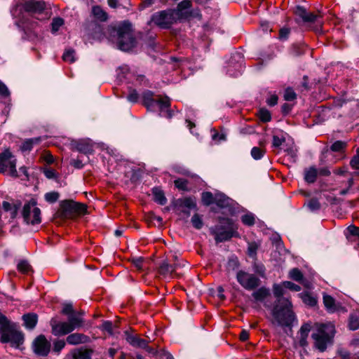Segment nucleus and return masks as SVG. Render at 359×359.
<instances>
[{
  "mask_svg": "<svg viewBox=\"0 0 359 359\" xmlns=\"http://www.w3.org/2000/svg\"><path fill=\"white\" fill-rule=\"evenodd\" d=\"M302 301L307 305L313 306L316 304V299L309 292H302L299 294Z\"/></svg>",
  "mask_w": 359,
  "mask_h": 359,
  "instance_id": "29",
  "label": "nucleus"
},
{
  "mask_svg": "<svg viewBox=\"0 0 359 359\" xmlns=\"http://www.w3.org/2000/svg\"><path fill=\"white\" fill-rule=\"evenodd\" d=\"M259 117L261 121L268 122L271 120V116L270 112L266 109H260L259 111Z\"/></svg>",
  "mask_w": 359,
  "mask_h": 359,
  "instance_id": "39",
  "label": "nucleus"
},
{
  "mask_svg": "<svg viewBox=\"0 0 359 359\" xmlns=\"http://www.w3.org/2000/svg\"><path fill=\"white\" fill-rule=\"evenodd\" d=\"M238 283L247 290H253L260 285L259 278L253 273L240 270L236 273Z\"/></svg>",
  "mask_w": 359,
  "mask_h": 359,
  "instance_id": "10",
  "label": "nucleus"
},
{
  "mask_svg": "<svg viewBox=\"0 0 359 359\" xmlns=\"http://www.w3.org/2000/svg\"><path fill=\"white\" fill-rule=\"evenodd\" d=\"M22 215L24 222L27 224L34 225L41 222V210L37 206V203L34 199L25 203Z\"/></svg>",
  "mask_w": 359,
  "mask_h": 359,
  "instance_id": "7",
  "label": "nucleus"
},
{
  "mask_svg": "<svg viewBox=\"0 0 359 359\" xmlns=\"http://www.w3.org/2000/svg\"><path fill=\"white\" fill-rule=\"evenodd\" d=\"M284 288L285 287L283 283L273 285V292L275 297L277 298V302L271 313L273 318V323H276L281 327H287L294 320V314L292 311V304L289 298L283 297Z\"/></svg>",
  "mask_w": 359,
  "mask_h": 359,
  "instance_id": "1",
  "label": "nucleus"
},
{
  "mask_svg": "<svg viewBox=\"0 0 359 359\" xmlns=\"http://www.w3.org/2000/svg\"><path fill=\"white\" fill-rule=\"evenodd\" d=\"M90 338L81 333H73L67 337V342L71 345H78L89 342Z\"/></svg>",
  "mask_w": 359,
  "mask_h": 359,
  "instance_id": "18",
  "label": "nucleus"
},
{
  "mask_svg": "<svg viewBox=\"0 0 359 359\" xmlns=\"http://www.w3.org/2000/svg\"><path fill=\"white\" fill-rule=\"evenodd\" d=\"M25 326L29 330L33 329L37 323V316L34 313H27L22 316Z\"/></svg>",
  "mask_w": 359,
  "mask_h": 359,
  "instance_id": "23",
  "label": "nucleus"
},
{
  "mask_svg": "<svg viewBox=\"0 0 359 359\" xmlns=\"http://www.w3.org/2000/svg\"><path fill=\"white\" fill-rule=\"evenodd\" d=\"M18 270L23 273H27L31 270V266L25 260H21L17 266Z\"/></svg>",
  "mask_w": 359,
  "mask_h": 359,
  "instance_id": "34",
  "label": "nucleus"
},
{
  "mask_svg": "<svg viewBox=\"0 0 359 359\" xmlns=\"http://www.w3.org/2000/svg\"><path fill=\"white\" fill-rule=\"evenodd\" d=\"M143 102L148 109H152L158 105L161 111L168 109L170 106V101L168 97L154 98L151 91H147L143 94Z\"/></svg>",
  "mask_w": 359,
  "mask_h": 359,
  "instance_id": "11",
  "label": "nucleus"
},
{
  "mask_svg": "<svg viewBox=\"0 0 359 359\" xmlns=\"http://www.w3.org/2000/svg\"><path fill=\"white\" fill-rule=\"evenodd\" d=\"M284 142H285V138L283 137H280L278 135L273 136L272 145L273 147L279 148Z\"/></svg>",
  "mask_w": 359,
  "mask_h": 359,
  "instance_id": "47",
  "label": "nucleus"
},
{
  "mask_svg": "<svg viewBox=\"0 0 359 359\" xmlns=\"http://www.w3.org/2000/svg\"><path fill=\"white\" fill-rule=\"evenodd\" d=\"M126 341L134 347L144 348L149 353L152 352V349L148 346V341L140 338L137 335L126 332Z\"/></svg>",
  "mask_w": 359,
  "mask_h": 359,
  "instance_id": "15",
  "label": "nucleus"
},
{
  "mask_svg": "<svg viewBox=\"0 0 359 359\" xmlns=\"http://www.w3.org/2000/svg\"><path fill=\"white\" fill-rule=\"evenodd\" d=\"M92 351L90 349H76L72 352L73 359H91Z\"/></svg>",
  "mask_w": 359,
  "mask_h": 359,
  "instance_id": "24",
  "label": "nucleus"
},
{
  "mask_svg": "<svg viewBox=\"0 0 359 359\" xmlns=\"http://www.w3.org/2000/svg\"><path fill=\"white\" fill-rule=\"evenodd\" d=\"M40 140V137L27 139L22 144L20 149L22 151H30L32 149L33 145L38 144Z\"/></svg>",
  "mask_w": 359,
  "mask_h": 359,
  "instance_id": "28",
  "label": "nucleus"
},
{
  "mask_svg": "<svg viewBox=\"0 0 359 359\" xmlns=\"http://www.w3.org/2000/svg\"><path fill=\"white\" fill-rule=\"evenodd\" d=\"M138 99V94L135 90H130L128 95V101L131 102H136Z\"/></svg>",
  "mask_w": 359,
  "mask_h": 359,
  "instance_id": "55",
  "label": "nucleus"
},
{
  "mask_svg": "<svg viewBox=\"0 0 359 359\" xmlns=\"http://www.w3.org/2000/svg\"><path fill=\"white\" fill-rule=\"evenodd\" d=\"M349 328L351 330H356L359 328V318L357 316H351L349 320Z\"/></svg>",
  "mask_w": 359,
  "mask_h": 359,
  "instance_id": "40",
  "label": "nucleus"
},
{
  "mask_svg": "<svg viewBox=\"0 0 359 359\" xmlns=\"http://www.w3.org/2000/svg\"><path fill=\"white\" fill-rule=\"evenodd\" d=\"M311 330V325L310 324H304L302 326L300 329L301 332V344L304 345L305 342V339L308 337L309 332Z\"/></svg>",
  "mask_w": 359,
  "mask_h": 359,
  "instance_id": "32",
  "label": "nucleus"
},
{
  "mask_svg": "<svg viewBox=\"0 0 359 359\" xmlns=\"http://www.w3.org/2000/svg\"><path fill=\"white\" fill-rule=\"evenodd\" d=\"M154 194V199L156 202L161 205H165L166 203V198L164 196V193L158 188H154L152 190Z\"/></svg>",
  "mask_w": 359,
  "mask_h": 359,
  "instance_id": "27",
  "label": "nucleus"
},
{
  "mask_svg": "<svg viewBox=\"0 0 359 359\" xmlns=\"http://www.w3.org/2000/svg\"><path fill=\"white\" fill-rule=\"evenodd\" d=\"M202 201L206 205H209L215 202V196L210 192H204L202 194Z\"/></svg>",
  "mask_w": 359,
  "mask_h": 359,
  "instance_id": "35",
  "label": "nucleus"
},
{
  "mask_svg": "<svg viewBox=\"0 0 359 359\" xmlns=\"http://www.w3.org/2000/svg\"><path fill=\"white\" fill-rule=\"evenodd\" d=\"M62 313L65 315H70L74 313L73 307L72 304H65L63 306Z\"/></svg>",
  "mask_w": 359,
  "mask_h": 359,
  "instance_id": "54",
  "label": "nucleus"
},
{
  "mask_svg": "<svg viewBox=\"0 0 359 359\" xmlns=\"http://www.w3.org/2000/svg\"><path fill=\"white\" fill-rule=\"evenodd\" d=\"M348 232L353 236H356L359 237V228L355 226H349L347 228Z\"/></svg>",
  "mask_w": 359,
  "mask_h": 359,
  "instance_id": "56",
  "label": "nucleus"
},
{
  "mask_svg": "<svg viewBox=\"0 0 359 359\" xmlns=\"http://www.w3.org/2000/svg\"><path fill=\"white\" fill-rule=\"evenodd\" d=\"M133 264L134 266L139 271L143 270L144 264V259L142 257H137L135 259H133Z\"/></svg>",
  "mask_w": 359,
  "mask_h": 359,
  "instance_id": "46",
  "label": "nucleus"
},
{
  "mask_svg": "<svg viewBox=\"0 0 359 359\" xmlns=\"http://www.w3.org/2000/svg\"><path fill=\"white\" fill-rule=\"evenodd\" d=\"M50 344L43 335H39L33 342L34 351L39 355H47L50 351Z\"/></svg>",
  "mask_w": 359,
  "mask_h": 359,
  "instance_id": "13",
  "label": "nucleus"
},
{
  "mask_svg": "<svg viewBox=\"0 0 359 359\" xmlns=\"http://www.w3.org/2000/svg\"><path fill=\"white\" fill-rule=\"evenodd\" d=\"M83 320L79 316H71L67 322H58L55 319L50 320L52 334L55 336H63L71 333L75 329L83 325Z\"/></svg>",
  "mask_w": 359,
  "mask_h": 359,
  "instance_id": "4",
  "label": "nucleus"
},
{
  "mask_svg": "<svg viewBox=\"0 0 359 359\" xmlns=\"http://www.w3.org/2000/svg\"><path fill=\"white\" fill-rule=\"evenodd\" d=\"M61 213L65 217L81 215L86 211V205L73 201H63L61 204Z\"/></svg>",
  "mask_w": 359,
  "mask_h": 359,
  "instance_id": "12",
  "label": "nucleus"
},
{
  "mask_svg": "<svg viewBox=\"0 0 359 359\" xmlns=\"http://www.w3.org/2000/svg\"><path fill=\"white\" fill-rule=\"evenodd\" d=\"M107 37L115 43L120 50L128 51L135 45L132 25L128 22H123L115 27H109L107 31Z\"/></svg>",
  "mask_w": 359,
  "mask_h": 359,
  "instance_id": "2",
  "label": "nucleus"
},
{
  "mask_svg": "<svg viewBox=\"0 0 359 359\" xmlns=\"http://www.w3.org/2000/svg\"><path fill=\"white\" fill-rule=\"evenodd\" d=\"M102 327L104 330L111 332L112 331V323L109 321L104 322L102 324Z\"/></svg>",
  "mask_w": 359,
  "mask_h": 359,
  "instance_id": "63",
  "label": "nucleus"
},
{
  "mask_svg": "<svg viewBox=\"0 0 359 359\" xmlns=\"http://www.w3.org/2000/svg\"><path fill=\"white\" fill-rule=\"evenodd\" d=\"M283 285L285 288L290 289L293 291H299L301 290L300 286L290 281H284L283 282Z\"/></svg>",
  "mask_w": 359,
  "mask_h": 359,
  "instance_id": "49",
  "label": "nucleus"
},
{
  "mask_svg": "<svg viewBox=\"0 0 359 359\" xmlns=\"http://www.w3.org/2000/svg\"><path fill=\"white\" fill-rule=\"evenodd\" d=\"M297 95L291 88H287L284 93V98L287 101H292L296 99Z\"/></svg>",
  "mask_w": 359,
  "mask_h": 359,
  "instance_id": "44",
  "label": "nucleus"
},
{
  "mask_svg": "<svg viewBox=\"0 0 359 359\" xmlns=\"http://www.w3.org/2000/svg\"><path fill=\"white\" fill-rule=\"evenodd\" d=\"M278 102V96L276 95H272L270 96V97L267 100V104L270 106H274Z\"/></svg>",
  "mask_w": 359,
  "mask_h": 359,
  "instance_id": "60",
  "label": "nucleus"
},
{
  "mask_svg": "<svg viewBox=\"0 0 359 359\" xmlns=\"http://www.w3.org/2000/svg\"><path fill=\"white\" fill-rule=\"evenodd\" d=\"M270 295L269 289L262 287L258 290L253 292L252 296L257 302H263L266 298H267Z\"/></svg>",
  "mask_w": 359,
  "mask_h": 359,
  "instance_id": "21",
  "label": "nucleus"
},
{
  "mask_svg": "<svg viewBox=\"0 0 359 359\" xmlns=\"http://www.w3.org/2000/svg\"><path fill=\"white\" fill-rule=\"evenodd\" d=\"M265 153V151L259 147H255L251 150V155L255 160H258L262 158Z\"/></svg>",
  "mask_w": 359,
  "mask_h": 359,
  "instance_id": "36",
  "label": "nucleus"
},
{
  "mask_svg": "<svg viewBox=\"0 0 359 359\" xmlns=\"http://www.w3.org/2000/svg\"><path fill=\"white\" fill-rule=\"evenodd\" d=\"M287 155L290 156L294 161H295L297 158V149L295 148L291 147L285 150Z\"/></svg>",
  "mask_w": 359,
  "mask_h": 359,
  "instance_id": "58",
  "label": "nucleus"
},
{
  "mask_svg": "<svg viewBox=\"0 0 359 359\" xmlns=\"http://www.w3.org/2000/svg\"><path fill=\"white\" fill-rule=\"evenodd\" d=\"M69 163L76 169H81L84 165L83 161L79 158L71 159Z\"/></svg>",
  "mask_w": 359,
  "mask_h": 359,
  "instance_id": "52",
  "label": "nucleus"
},
{
  "mask_svg": "<svg viewBox=\"0 0 359 359\" xmlns=\"http://www.w3.org/2000/svg\"><path fill=\"white\" fill-rule=\"evenodd\" d=\"M249 338V332L247 330H242L241 334H240V339L242 341H246Z\"/></svg>",
  "mask_w": 359,
  "mask_h": 359,
  "instance_id": "62",
  "label": "nucleus"
},
{
  "mask_svg": "<svg viewBox=\"0 0 359 359\" xmlns=\"http://www.w3.org/2000/svg\"><path fill=\"white\" fill-rule=\"evenodd\" d=\"M64 21L62 18H55L52 22V31L57 32L60 27L63 25Z\"/></svg>",
  "mask_w": 359,
  "mask_h": 359,
  "instance_id": "48",
  "label": "nucleus"
},
{
  "mask_svg": "<svg viewBox=\"0 0 359 359\" xmlns=\"http://www.w3.org/2000/svg\"><path fill=\"white\" fill-rule=\"evenodd\" d=\"M350 163L353 168L359 169V149L357 151V154L351 159Z\"/></svg>",
  "mask_w": 359,
  "mask_h": 359,
  "instance_id": "53",
  "label": "nucleus"
},
{
  "mask_svg": "<svg viewBox=\"0 0 359 359\" xmlns=\"http://www.w3.org/2000/svg\"><path fill=\"white\" fill-rule=\"evenodd\" d=\"M92 13L94 17L100 21L104 22L107 19V13L104 12L100 6H93L92 8Z\"/></svg>",
  "mask_w": 359,
  "mask_h": 359,
  "instance_id": "26",
  "label": "nucleus"
},
{
  "mask_svg": "<svg viewBox=\"0 0 359 359\" xmlns=\"http://www.w3.org/2000/svg\"><path fill=\"white\" fill-rule=\"evenodd\" d=\"M178 266L177 263L170 264L167 262H163L159 266V273L164 277H170Z\"/></svg>",
  "mask_w": 359,
  "mask_h": 359,
  "instance_id": "19",
  "label": "nucleus"
},
{
  "mask_svg": "<svg viewBox=\"0 0 359 359\" xmlns=\"http://www.w3.org/2000/svg\"><path fill=\"white\" fill-rule=\"evenodd\" d=\"M191 223L197 229H200L203 226V221L198 214H195L191 217Z\"/></svg>",
  "mask_w": 359,
  "mask_h": 359,
  "instance_id": "38",
  "label": "nucleus"
},
{
  "mask_svg": "<svg viewBox=\"0 0 359 359\" xmlns=\"http://www.w3.org/2000/svg\"><path fill=\"white\" fill-rule=\"evenodd\" d=\"M44 175L48 179L54 178L55 176V173L53 170H46L44 171Z\"/></svg>",
  "mask_w": 359,
  "mask_h": 359,
  "instance_id": "64",
  "label": "nucleus"
},
{
  "mask_svg": "<svg viewBox=\"0 0 359 359\" xmlns=\"http://www.w3.org/2000/svg\"><path fill=\"white\" fill-rule=\"evenodd\" d=\"M71 146L73 149L85 154H90L93 151V144L88 140L73 141Z\"/></svg>",
  "mask_w": 359,
  "mask_h": 359,
  "instance_id": "16",
  "label": "nucleus"
},
{
  "mask_svg": "<svg viewBox=\"0 0 359 359\" xmlns=\"http://www.w3.org/2000/svg\"><path fill=\"white\" fill-rule=\"evenodd\" d=\"M237 227L232 221L227 218L219 220V224L215 226L213 233L217 242H223L230 239L235 233Z\"/></svg>",
  "mask_w": 359,
  "mask_h": 359,
  "instance_id": "6",
  "label": "nucleus"
},
{
  "mask_svg": "<svg viewBox=\"0 0 359 359\" xmlns=\"http://www.w3.org/2000/svg\"><path fill=\"white\" fill-rule=\"evenodd\" d=\"M334 326L331 324H325L320 326L316 332L312 334L314 339L315 346L320 351H324L328 343H330L334 335Z\"/></svg>",
  "mask_w": 359,
  "mask_h": 359,
  "instance_id": "5",
  "label": "nucleus"
},
{
  "mask_svg": "<svg viewBox=\"0 0 359 359\" xmlns=\"http://www.w3.org/2000/svg\"><path fill=\"white\" fill-rule=\"evenodd\" d=\"M59 198V194L55 191L48 192L45 194V199L50 203L55 202Z\"/></svg>",
  "mask_w": 359,
  "mask_h": 359,
  "instance_id": "42",
  "label": "nucleus"
},
{
  "mask_svg": "<svg viewBox=\"0 0 359 359\" xmlns=\"http://www.w3.org/2000/svg\"><path fill=\"white\" fill-rule=\"evenodd\" d=\"M0 172H7L12 177H18L16 159L8 150L0 154Z\"/></svg>",
  "mask_w": 359,
  "mask_h": 359,
  "instance_id": "9",
  "label": "nucleus"
},
{
  "mask_svg": "<svg viewBox=\"0 0 359 359\" xmlns=\"http://www.w3.org/2000/svg\"><path fill=\"white\" fill-rule=\"evenodd\" d=\"M290 34V29L286 27L280 29L279 33V37L281 39H286Z\"/></svg>",
  "mask_w": 359,
  "mask_h": 359,
  "instance_id": "57",
  "label": "nucleus"
},
{
  "mask_svg": "<svg viewBox=\"0 0 359 359\" xmlns=\"http://www.w3.org/2000/svg\"><path fill=\"white\" fill-rule=\"evenodd\" d=\"M323 303L329 312L333 313L338 310L339 306L336 304L334 299L330 295H323Z\"/></svg>",
  "mask_w": 359,
  "mask_h": 359,
  "instance_id": "22",
  "label": "nucleus"
},
{
  "mask_svg": "<svg viewBox=\"0 0 359 359\" xmlns=\"http://www.w3.org/2000/svg\"><path fill=\"white\" fill-rule=\"evenodd\" d=\"M175 187L180 190H187V181L183 179H177L175 180Z\"/></svg>",
  "mask_w": 359,
  "mask_h": 359,
  "instance_id": "45",
  "label": "nucleus"
},
{
  "mask_svg": "<svg viewBox=\"0 0 359 359\" xmlns=\"http://www.w3.org/2000/svg\"><path fill=\"white\" fill-rule=\"evenodd\" d=\"M0 95L6 96L8 95V90L6 86L0 81Z\"/></svg>",
  "mask_w": 359,
  "mask_h": 359,
  "instance_id": "61",
  "label": "nucleus"
},
{
  "mask_svg": "<svg viewBox=\"0 0 359 359\" xmlns=\"http://www.w3.org/2000/svg\"><path fill=\"white\" fill-rule=\"evenodd\" d=\"M0 334L1 342H10L15 347H19L24 341V335L17 329L16 324H11L2 314H0Z\"/></svg>",
  "mask_w": 359,
  "mask_h": 359,
  "instance_id": "3",
  "label": "nucleus"
},
{
  "mask_svg": "<svg viewBox=\"0 0 359 359\" xmlns=\"http://www.w3.org/2000/svg\"><path fill=\"white\" fill-rule=\"evenodd\" d=\"M175 10H167L157 12L151 17L152 22L161 28H169L177 21Z\"/></svg>",
  "mask_w": 359,
  "mask_h": 359,
  "instance_id": "8",
  "label": "nucleus"
},
{
  "mask_svg": "<svg viewBox=\"0 0 359 359\" xmlns=\"http://www.w3.org/2000/svg\"><path fill=\"white\" fill-rule=\"evenodd\" d=\"M65 346V341L64 340H56L54 342L53 351L59 353Z\"/></svg>",
  "mask_w": 359,
  "mask_h": 359,
  "instance_id": "51",
  "label": "nucleus"
},
{
  "mask_svg": "<svg viewBox=\"0 0 359 359\" xmlns=\"http://www.w3.org/2000/svg\"><path fill=\"white\" fill-rule=\"evenodd\" d=\"M74 50L67 49L62 55V59L67 62L72 63L76 60Z\"/></svg>",
  "mask_w": 359,
  "mask_h": 359,
  "instance_id": "30",
  "label": "nucleus"
},
{
  "mask_svg": "<svg viewBox=\"0 0 359 359\" xmlns=\"http://www.w3.org/2000/svg\"><path fill=\"white\" fill-rule=\"evenodd\" d=\"M242 222L247 226H252L255 224V217L252 214H245L241 217Z\"/></svg>",
  "mask_w": 359,
  "mask_h": 359,
  "instance_id": "37",
  "label": "nucleus"
},
{
  "mask_svg": "<svg viewBox=\"0 0 359 359\" xmlns=\"http://www.w3.org/2000/svg\"><path fill=\"white\" fill-rule=\"evenodd\" d=\"M191 6V3L189 0H184L178 5L177 10L175 11V15L178 20L187 18L190 15V13L187 11Z\"/></svg>",
  "mask_w": 359,
  "mask_h": 359,
  "instance_id": "17",
  "label": "nucleus"
},
{
  "mask_svg": "<svg viewBox=\"0 0 359 359\" xmlns=\"http://www.w3.org/2000/svg\"><path fill=\"white\" fill-rule=\"evenodd\" d=\"M318 175V170L315 167H310L304 171V180L308 183H313Z\"/></svg>",
  "mask_w": 359,
  "mask_h": 359,
  "instance_id": "25",
  "label": "nucleus"
},
{
  "mask_svg": "<svg viewBox=\"0 0 359 359\" xmlns=\"http://www.w3.org/2000/svg\"><path fill=\"white\" fill-rule=\"evenodd\" d=\"M289 277L297 282H301L303 278L302 273L297 268H294L289 272Z\"/></svg>",
  "mask_w": 359,
  "mask_h": 359,
  "instance_id": "33",
  "label": "nucleus"
},
{
  "mask_svg": "<svg viewBox=\"0 0 359 359\" xmlns=\"http://www.w3.org/2000/svg\"><path fill=\"white\" fill-rule=\"evenodd\" d=\"M308 207L311 210H316L320 208V204L317 199L312 198L308 202Z\"/></svg>",
  "mask_w": 359,
  "mask_h": 359,
  "instance_id": "50",
  "label": "nucleus"
},
{
  "mask_svg": "<svg viewBox=\"0 0 359 359\" xmlns=\"http://www.w3.org/2000/svg\"><path fill=\"white\" fill-rule=\"evenodd\" d=\"M296 15L299 16L304 22H313L316 20L317 15L312 13H307L302 6H297L294 11Z\"/></svg>",
  "mask_w": 359,
  "mask_h": 359,
  "instance_id": "20",
  "label": "nucleus"
},
{
  "mask_svg": "<svg viewBox=\"0 0 359 359\" xmlns=\"http://www.w3.org/2000/svg\"><path fill=\"white\" fill-rule=\"evenodd\" d=\"M219 207H225L229 205V198L222 194L215 196V202Z\"/></svg>",
  "mask_w": 359,
  "mask_h": 359,
  "instance_id": "31",
  "label": "nucleus"
},
{
  "mask_svg": "<svg viewBox=\"0 0 359 359\" xmlns=\"http://www.w3.org/2000/svg\"><path fill=\"white\" fill-rule=\"evenodd\" d=\"M346 147V143L342 141H337L331 146V149L333 151H341Z\"/></svg>",
  "mask_w": 359,
  "mask_h": 359,
  "instance_id": "43",
  "label": "nucleus"
},
{
  "mask_svg": "<svg viewBox=\"0 0 359 359\" xmlns=\"http://www.w3.org/2000/svg\"><path fill=\"white\" fill-rule=\"evenodd\" d=\"M257 249H258V245L256 243H255V242L250 243L248 244V255L251 257H255L257 255Z\"/></svg>",
  "mask_w": 359,
  "mask_h": 359,
  "instance_id": "41",
  "label": "nucleus"
},
{
  "mask_svg": "<svg viewBox=\"0 0 359 359\" xmlns=\"http://www.w3.org/2000/svg\"><path fill=\"white\" fill-rule=\"evenodd\" d=\"M45 3L43 1H36L29 0L25 3L24 9L26 12L32 15H42L45 9Z\"/></svg>",
  "mask_w": 359,
  "mask_h": 359,
  "instance_id": "14",
  "label": "nucleus"
},
{
  "mask_svg": "<svg viewBox=\"0 0 359 359\" xmlns=\"http://www.w3.org/2000/svg\"><path fill=\"white\" fill-rule=\"evenodd\" d=\"M255 271L262 277H264L265 276V267L263 265L256 266Z\"/></svg>",
  "mask_w": 359,
  "mask_h": 359,
  "instance_id": "59",
  "label": "nucleus"
}]
</instances>
